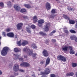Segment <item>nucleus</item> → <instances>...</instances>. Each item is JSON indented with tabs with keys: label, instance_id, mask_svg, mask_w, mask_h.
Returning <instances> with one entry per match:
<instances>
[{
	"label": "nucleus",
	"instance_id": "obj_1",
	"mask_svg": "<svg viewBox=\"0 0 77 77\" xmlns=\"http://www.w3.org/2000/svg\"><path fill=\"white\" fill-rule=\"evenodd\" d=\"M23 51L24 52H27V55L28 56H31L32 55V57L33 59H36L37 57L36 56H37V54L36 53H33V50H30L29 48H26L23 49Z\"/></svg>",
	"mask_w": 77,
	"mask_h": 77
},
{
	"label": "nucleus",
	"instance_id": "obj_2",
	"mask_svg": "<svg viewBox=\"0 0 77 77\" xmlns=\"http://www.w3.org/2000/svg\"><path fill=\"white\" fill-rule=\"evenodd\" d=\"M13 70L15 72H17V71H20V72H24L25 71L24 70L22 69H19V65L18 64H16L14 65L13 68Z\"/></svg>",
	"mask_w": 77,
	"mask_h": 77
},
{
	"label": "nucleus",
	"instance_id": "obj_3",
	"mask_svg": "<svg viewBox=\"0 0 77 77\" xmlns=\"http://www.w3.org/2000/svg\"><path fill=\"white\" fill-rule=\"evenodd\" d=\"M9 51V48L7 47H4L1 52L2 56H6L7 54L8 51Z\"/></svg>",
	"mask_w": 77,
	"mask_h": 77
},
{
	"label": "nucleus",
	"instance_id": "obj_4",
	"mask_svg": "<svg viewBox=\"0 0 77 77\" xmlns=\"http://www.w3.org/2000/svg\"><path fill=\"white\" fill-rule=\"evenodd\" d=\"M50 72V69L47 68H46L45 70V72H41V75H46L48 74Z\"/></svg>",
	"mask_w": 77,
	"mask_h": 77
},
{
	"label": "nucleus",
	"instance_id": "obj_5",
	"mask_svg": "<svg viewBox=\"0 0 77 77\" xmlns=\"http://www.w3.org/2000/svg\"><path fill=\"white\" fill-rule=\"evenodd\" d=\"M57 59L59 60H62L63 62H66V58L64 56L62 55H59L57 57Z\"/></svg>",
	"mask_w": 77,
	"mask_h": 77
},
{
	"label": "nucleus",
	"instance_id": "obj_6",
	"mask_svg": "<svg viewBox=\"0 0 77 77\" xmlns=\"http://www.w3.org/2000/svg\"><path fill=\"white\" fill-rule=\"evenodd\" d=\"M46 25L44 26V30L46 32H48L49 31V28H50V24L49 23H46Z\"/></svg>",
	"mask_w": 77,
	"mask_h": 77
},
{
	"label": "nucleus",
	"instance_id": "obj_7",
	"mask_svg": "<svg viewBox=\"0 0 77 77\" xmlns=\"http://www.w3.org/2000/svg\"><path fill=\"white\" fill-rule=\"evenodd\" d=\"M20 66L23 67H29L30 66V64L27 62H23L20 64Z\"/></svg>",
	"mask_w": 77,
	"mask_h": 77
},
{
	"label": "nucleus",
	"instance_id": "obj_8",
	"mask_svg": "<svg viewBox=\"0 0 77 77\" xmlns=\"http://www.w3.org/2000/svg\"><path fill=\"white\" fill-rule=\"evenodd\" d=\"M45 21L43 19H40L38 21V26L39 27H42V24L44 23Z\"/></svg>",
	"mask_w": 77,
	"mask_h": 77
},
{
	"label": "nucleus",
	"instance_id": "obj_9",
	"mask_svg": "<svg viewBox=\"0 0 77 77\" xmlns=\"http://www.w3.org/2000/svg\"><path fill=\"white\" fill-rule=\"evenodd\" d=\"M42 53L45 57H47L49 55L48 53V51L45 49H44L43 50Z\"/></svg>",
	"mask_w": 77,
	"mask_h": 77
},
{
	"label": "nucleus",
	"instance_id": "obj_10",
	"mask_svg": "<svg viewBox=\"0 0 77 77\" xmlns=\"http://www.w3.org/2000/svg\"><path fill=\"white\" fill-rule=\"evenodd\" d=\"M23 26V23H19L17 25V28L18 30H20L22 29V27Z\"/></svg>",
	"mask_w": 77,
	"mask_h": 77
},
{
	"label": "nucleus",
	"instance_id": "obj_11",
	"mask_svg": "<svg viewBox=\"0 0 77 77\" xmlns=\"http://www.w3.org/2000/svg\"><path fill=\"white\" fill-rule=\"evenodd\" d=\"M69 49H70L69 53L70 54H74L75 53V51H74V50L72 49V47L71 46H68Z\"/></svg>",
	"mask_w": 77,
	"mask_h": 77
},
{
	"label": "nucleus",
	"instance_id": "obj_12",
	"mask_svg": "<svg viewBox=\"0 0 77 77\" xmlns=\"http://www.w3.org/2000/svg\"><path fill=\"white\" fill-rule=\"evenodd\" d=\"M46 8L47 10H50L51 9V5L48 2H47L45 4Z\"/></svg>",
	"mask_w": 77,
	"mask_h": 77
},
{
	"label": "nucleus",
	"instance_id": "obj_13",
	"mask_svg": "<svg viewBox=\"0 0 77 77\" xmlns=\"http://www.w3.org/2000/svg\"><path fill=\"white\" fill-rule=\"evenodd\" d=\"M62 48V51H68V46H66V45H64L63 46Z\"/></svg>",
	"mask_w": 77,
	"mask_h": 77
},
{
	"label": "nucleus",
	"instance_id": "obj_14",
	"mask_svg": "<svg viewBox=\"0 0 77 77\" xmlns=\"http://www.w3.org/2000/svg\"><path fill=\"white\" fill-rule=\"evenodd\" d=\"M7 35L8 36L10 37V38H13V37H14V34L12 32L7 33Z\"/></svg>",
	"mask_w": 77,
	"mask_h": 77
},
{
	"label": "nucleus",
	"instance_id": "obj_15",
	"mask_svg": "<svg viewBox=\"0 0 77 77\" xmlns=\"http://www.w3.org/2000/svg\"><path fill=\"white\" fill-rule=\"evenodd\" d=\"M27 44H29V42L27 40H23L22 42V45H23V46H25V45H26Z\"/></svg>",
	"mask_w": 77,
	"mask_h": 77
},
{
	"label": "nucleus",
	"instance_id": "obj_16",
	"mask_svg": "<svg viewBox=\"0 0 77 77\" xmlns=\"http://www.w3.org/2000/svg\"><path fill=\"white\" fill-rule=\"evenodd\" d=\"M50 59L49 57H48L47 58L46 60L45 66L48 65L50 63Z\"/></svg>",
	"mask_w": 77,
	"mask_h": 77
},
{
	"label": "nucleus",
	"instance_id": "obj_17",
	"mask_svg": "<svg viewBox=\"0 0 77 77\" xmlns=\"http://www.w3.org/2000/svg\"><path fill=\"white\" fill-rule=\"evenodd\" d=\"M33 23H36L38 21V17L36 16H35L33 17Z\"/></svg>",
	"mask_w": 77,
	"mask_h": 77
},
{
	"label": "nucleus",
	"instance_id": "obj_18",
	"mask_svg": "<svg viewBox=\"0 0 77 77\" xmlns=\"http://www.w3.org/2000/svg\"><path fill=\"white\" fill-rule=\"evenodd\" d=\"M14 9L17 11H19L21 9V8L18 6V5H15L14 6Z\"/></svg>",
	"mask_w": 77,
	"mask_h": 77
},
{
	"label": "nucleus",
	"instance_id": "obj_19",
	"mask_svg": "<svg viewBox=\"0 0 77 77\" xmlns=\"http://www.w3.org/2000/svg\"><path fill=\"white\" fill-rule=\"evenodd\" d=\"M14 60H17V59H18L19 57H20V56L18 55L17 54H14Z\"/></svg>",
	"mask_w": 77,
	"mask_h": 77
},
{
	"label": "nucleus",
	"instance_id": "obj_20",
	"mask_svg": "<svg viewBox=\"0 0 77 77\" xmlns=\"http://www.w3.org/2000/svg\"><path fill=\"white\" fill-rule=\"evenodd\" d=\"M70 39L71 40H73L74 41L76 40V37L75 35H71L70 36Z\"/></svg>",
	"mask_w": 77,
	"mask_h": 77
},
{
	"label": "nucleus",
	"instance_id": "obj_21",
	"mask_svg": "<svg viewBox=\"0 0 77 77\" xmlns=\"http://www.w3.org/2000/svg\"><path fill=\"white\" fill-rule=\"evenodd\" d=\"M69 20V24H75V21L74 20H70V19Z\"/></svg>",
	"mask_w": 77,
	"mask_h": 77
},
{
	"label": "nucleus",
	"instance_id": "obj_22",
	"mask_svg": "<svg viewBox=\"0 0 77 77\" xmlns=\"http://www.w3.org/2000/svg\"><path fill=\"white\" fill-rule=\"evenodd\" d=\"M24 6L26 7V8H28V9H29L30 8H31L32 7L29 4H25L24 5Z\"/></svg>",
	"mask_w": 77,
	"mask_h": 77
},
{
	"label": "nucleus",
	"instance_id": "obj_23",
	"mask_svg": "<svg viewBox=\"0 0 77 77\" xmlns=\"http://www.w3.org/2000/svg\"><path fill=\"white\" fill-rule=\"evenodd\" d=\"M26 30L28 33H31V32H32V31L31 30L30 28H29L26 27Z\"/></svg>",
	"mask_w": 77,
	"mask_h": 77
},
{
	"label": "nucleus",
	"instance_id": "obj_24",
	"mask_svg": "<svg viewBox=\"0 0 77 77\" xmlns=\"http://www.w3.org/2000/svg\"><path fill=\"white\" fill-rule=\"evenodd\" d=\"M39 34L41 36H47V35L46 33H44L42 32H39Z\"/></svg>",
	"mask_w": 77,
	"mask_h": 77
},
{
	"label": "nucleus",
	"instance_id": "obj_25",
	"mask_svg": "<svg viewBox=\"0 0 77 77\" xmlns=\"http://www.w3.org/2000/svg\"><path fill=\"white\" fill-rule=\"evenodd\" d=\"M67 9L69 11H74V9L72 8L71 7H68Z\"/></svg>",
	"mask_w": 77,
	"mask_h": 77
},
{
	"label": "nucleus",
	"instance_id": "obj_26",
	"mask_svg": "<svg viewBox=\"0 0 77 77\" xmlns=\"http://www.w3.org/2000/svg\"><path fill=\"white\" fill-rule=\"evenodd\" d=\"M31 46L33 47V48L36 49L38 48L37 46H36V45L34 43H32V44H31Z\"/></svg>",
	"mask_w": 77,
	"mask_h": 77
},
{
	"label": "nucleus",
	"instance_id": "obj_27",
	"mask_svg": "<svg viewBox=\"0 0 77 77\" xmlns=\"http://www.w3.org/2000/svg\"><path fill=\"white\" fill-rule=\"evenodd\" d=\"M72 65L73 68H75V67H76V66H77V63H72Z\"/></svg>",
	"mask_w": 77,
	"mask_h": 77
},
{
	"label": "nucleus",
	"instance_id": "obj_28",
	"mask_svg": "<svg viewBox=\"0 0 77 77\" xmlns=\"http://www.w3.org/2000/svg\"><path fill=\"white\" fill-rule=\"evenodd\" d=\"M63 17L64 18H65L66 20H69L70 18L67 16V15H63Z\"/></svg>",
	"mask_w": 77,
	"mask_h": 77
},
{
	"label": "nucleus",
	"instance_id": "obj_29",
	"mask_svg": "<svg viewBox=\"0 0 77 77\" xmlns=\"http://www.w3.org/2000/svg\"><path fill=\"white\" fill-rule=\"evenodd\" d=\"M69 32H70L72 34H75L76 33V32L74 30V29H70L69 30Z\"/></svg>",
	"mask_w": 77,
	"mask_h": 77
},
{
	"label": "nucleus",
	"instance_id": "obj_30",
	"mask_svg": "<svg viewBox=\"0 0 77 77\" xmlns=\"http://www.w3.org/2000/svg\"><path fill=\"white\" fill-rule=\"evenodd\" d=\"M20 12L22 13H24V12H27V10L24 8H23L21 9L20 10Z\"/></svg>",
	"mask_w": 77,
	"mask_h": 77
},
{
	"label": "nucleus",
	"instance_id": "obj_31",
	"mask_svg": "<svg viewBox=\"0 0 77 77\" xmlns=\"http://www.w3.org/2000/svg\"><path fill=\"white\" fill-rule=\"evenodd\" d=\"M21 40H20L19 41H18L17 42V44L18 46H21V45H22V43H21Z\"/></svg>",
	"mask_w": 77,
	"mask_h": 77
},
{
	"label": "nucleus",
	"instance_id": "obj_32",
	"mask_svg": "<svg viewBox=\"0 0 77 77\" xmlns=\"http://www.w3.org/2000/svg\"><path fill=\"white\" fill-rule=\"evenodd\" d=\"M51 12L52 13V14H56L57 13V12L56 11V10L55 9H53L52 10Z\"/></svg>",
	"mask_w": 77,
	"mask_h": 77
},
{
	"label": "nucleus",
	"instance_id": "obj_33",
	"mask_svg": "<svg viewBox=\"0 0 77 77\" xmlns=\"http://www.w3.org/2000/svg\"><path fill=\"white\" fill-rule=\"evenodd\" d=\"M14 51L15 52H16V53H18V52H19V51H20V50H19L18 48H14Z\"/></svg>",
	"mask_w": 77,
	"mask_h": 77
},
{
	"label": "nucleus",
	"instance_id": "obj_34",
	"mask_svg": "<svg viewBox=\"0 0 77 77\" xmlns=\"http://www.w3.org/2000/svg\"><path fill=\"white\" fill-rule=\"evenodd\" d=\"M50 42V40H46L45 41V44H46L47 45H48Z\"/></svg>",
	"mask_w": 77,
	"mask_h": 77
},
{
	"label": "nucleus",
	"instance_id": "obj_35",
	"mask_svg": "<svg viewBox=\"0 0 77 77\" xmlns=\"http://www.w3.org/2000/svg\"><path fill=\"white\" fill-rule=\"evenodd\" d=\"M31 27L32 29H35L36 28V26L34 25H32L31 26Z\"/></svg>",
	"mask_w": 77,
	"mask_h": 77
},
{
	"label": "nucleus",
	"instance_id": "obj_36",
	"mask_svg": "<svg viewBox=\"0 0 77 77\" xmlns=\"http://www.w3.org/2000/svg\"><path fill=\"white\" fill-rule=\"evenodd\" d=\"M0 6L2 8H3L4 7V4L3 3L1 2L0 3Z\"/></svg>",
	"mask_w": 77,
	"mask_h": 77
},
{
	"label": "nucleus",
	"instance_id": "obj_37",
	"mask_svg": "<svg viewBox=\"0 0 77 77\" xmlns=\"http://www.w3.org/2000/svg\"><path fill=\"white\" fill-rule=\"evenodd\" d=\"M64 32L65 33H66V34H69V32H68V29L64 30Z\"/></svg>",
	"mask_w": 77,
	"mask_h": 77
},
{
	"label": "nucleus",
	"instance_id": "obj_38",
	"mask_svg": "<svg viewBox=\"0 0 77 77\" xmlns=\"http://www.w3.org/2000/svg\"><path fill=\"white\" fill-rule=\"evenodd\" d=\"M51 77H56V75L54 74H52L50 75Z\"/></svg>",
	"mask_w": 77,
	"mask_h": 77
},
{
	"label": "nucleus",
	"instance_id": "obj_39",
	"mask_svg": "<svg viewBox=\"0 0 77 77\" xmlns=\"http://www.w3.org/2000/svg\"><path fill=\"white\" fill-rule=\"evenodd\" d=\"M70 76H73L74 73L73 72H69Z\"/></svg>",
	"mask_w": 77,
	"mask_h": 77
},
{
	"label": "nucleus",
	"instance_id": "obj_40",
	"mask_svg": "<svg viewBox=\"0 0 77 77\" xmlns=\"http://www.w3.org/2000/svg\"><path fill=\"white\" fill-rule=\"evenodd\" d=\"M52 42H54H54H56V39H52L51 40Z\"/></svg>",
	"mask_w": 77,
	"mask_h": 77
},
{
	"label": "nucleus",
	"instance_id": "obj_41",
	"mask_svg": "<svg viewBox=\"0 0 77 77\" xmlns=\"http://www.w3.org/2000/svg\"><path fill=\"white\" fill-rule=\"evenodd\" d=\"M23 60H24V58L22 57H21L19 59V60H20V61H23Z\"/></svg>",
	"mask_w": 77,
	"mask_h": 77
},
{
	"label": "nucleus",
	"instance_id": "obj_42",
	"mask_svg": "<svg viewBox=\"0 0 77 77\" xmlns=\"http://www.w3.org/2000/svg\"><path fill=\"white\" fill-rule=\"evenodd\" d=\"M6 32H9L11 31V29L9 28H8L6 29Z\"/></svg>",
	"mask_w": 77,
	"mask_h": 77
},
{
	"label": "nucleus",
	"instance_id": "obj_43",
	"mask_svg": "<svg viewBox=\"0 0 77 77\" xmlns=\"http://www.w3.org/2000/svg\"><path fill=\"white\" fill-rule=\"evenodd\" d=\"M44 62H45V61H42L40 62V64L41 65H42L44 63Z\"/></svg>",
	"mask_w": 77,
	"mask_h": 77
},
{
	"label": "nucleus",
	"instance_id": "obj_44",
	"mask_svg": "<svg viewBox=\"0 0 77 77\" xmlns=\"http://www.w3.org/2000/svg\"><path fill=\"white\" fill-rule=\"evenodd\" d=\"M66 76L67 77H68L69 76H70V72L66 74Z\"/></svg>",
	"mask_w": 77,
	"mask_h": 77
},
{
	"label": "nucleus",
	"instance_id": "obj_45",
	"mask_svg": "<svg viewBox=\"0 0 77 77\" xmlns=\"http://www.w3.org/2000/svg\"><path fill=\"white\" fill-rule=\"evenodd\" d=\"M2 34H3V35H4V36H5V37L6 36V32H2Z\"/></svg>",
	"mask_w": 77,
	"mask_h": 77
},
{
	"label": "nucleus",
	"instance_id": "obj_46",
	"mask_svg": "<svg viewBox=\"0 0 77 77\" xmlns=\"http://www.w3.org/2000/svg\"><path fill=\"white\" fill-rule=\"evenodd\" d=\"M53 35V32H51L50 33V34L49 35L50 36H52V35Z\"/></svg>",
	"mask_w": 77,
	"mask_h": 77
},
{
	"label": "nucleus",
	"instance_id": "obj_47",
	"mask_svg": "<svg viewBox=\"0 0 77 77\" xmlns=\"http://www.w3.org/2000/svg\"><path fill=\"white\" fill-rule=\"evenodd\" d=\"M56 32V31L55 30H53L52 32V33H55V32Z\"/></svg>",
	"mask_w": 77,
	"mask_h": 77
},
{
	"label": "nucleus",
	"instance_id": "obj_48",
	"mask_svg": "<svg viewBox=\"0 0 77 77\" xmlns=\"http://www.w3.org/2000/svg\"><path fill=\"white\" fill-rule=\"evenodd\" d=\"M24 58L25 59H27V56L26 55H24Z\"/></svg>",
	"mask_w": 77,
	"mask_h": 77
},
{
	"label": "nucleus",
	"instance_id": "obj_49",
	"mask_svg": "<svg viewBox=\"0 0 77 77\" xmlns=\"http://www.w3.org/2000/svg\"><path fill=\"white\" fill-rule=\"evenodd\" d=\"M75 28H77V21L76 22V24L75 25Z\"/></svg>",
	"mask_w": 77,
	"mask_h": 77
},
{
	"label": "nucleus",
	"instance_id": "obj_50",
	"mask_svg": "<svg viewBox=\"0 0 77 77\" xmlns=\"http://www.w3.org/2000/svg\"><path fill=\"white\" fill-rule=\"evenodd\" d=\"M32 76V77H36V76L35 75V74H33L31 75Z\"/></svg>",
	"mask_w": 77,
	"mask_h": 77
},
{
	"label": "nucleus",
	"instance_id": "obj_51",
	"mask_svg": "<svg viewBox=\"0 0 77 77\" xmlns=\"http://www.w3.org/2000/svg\"><path fill=\"white\" fill-rule=\"evenodd\" d=\"M14 75H18V74H16L15 73H14Z\"/></svg>",
	"mask_w": 77,
	"mask_h": 77
},
{
	"label": "nucleus",
	"instance_id": "obj_52",
	"mask_svg": "<svg viewBox=\"0 0 77 77\" xmlns=\"http://www.w3.org/2000/svg\"><path fill=\"white\" fill-rule=\"evenodd\" d=\"M23 18H27V16H23Z\"/></svg>",
	"mask_w": 77,
	"mask_h": 77
},
{
	"label": "nucleus",
	"instance_id": "obj_53",
	"mask_svg": "<svg viewBox=\"0 0 77 77\" xmlns=\"http://www.w3.org/2000/svg\"><path fill=\"white\" fill-rule=\"evenodd\" d=\"M17 38V35H15V38Z\"/></svg>",
	"mask_w": 77,
	"mask_h": 77
},
{
	"label": "nucleus",
	"instance_id": "obj_54",
	"mask_svg": "<svg viewBox=\"0 0 77 77\" xmlns=\"http://www.w3.org/2000/svg\"><path fill=\"white\" fill-rule=\"evenodd\" d=\"M2 74V71H1L0 70V75L1 74Z\"/></svg>",
	"mask_w": 77,
	"mask_h": 77
},
{
	"label": "nucleus",
	"instance_id": "obj_55",
	"mask_svg": "<svg viewBox=\"0 0 77 77\" xmlns=\"http://www.w3.org/2000/svg\"><path fill=\"white\" fill-rule=\"evenodd\" d=\"M44 75H42V77H47L46 76H45Z\"/></svg>",
	"mask_w": 77,
	"mask_h": 77
},
{
	"label": "nucleus",
	"instance_id": "obj_56",
	"mask_svg": "<svg viewBox=\"0 0 77 77\" xmlns=\"http://www.w3.org/2000/svg\"><path fill=\"white\" fill-rule=\"evenodd\" d=\"M25 77H30V76L29 75H27Z\"/></svg>",
	"mask_w": 77,
	"mask_h": 77
},
{
	"label": "nucleus",
	"instance_id": "obj_57",
	"mask_svg": "<svg viewBox=\"0 0 77 77\" xmlns=\"http://www.w3.org/2000/svg\"><path fill=\"white\" fill-rule=\"evenodd\" d=\"M10 77H15L14 75H11Z\"/></svg>",
	"mask_w": 77,
	"mask_h": 77
},
{
	"label": "nucleus",
	"instance_id": "obj_58",
	"mask_svg": "<svg viewBox=\"0 0 77 77\" xmlns=\"http://www.w3.org/2000/svg\"><path fill=\"white\" fill-rule=\"evenodd\" d=\"M75 42H77V37L76 38Z\"/></svg>",
	"mask_w": 77,
	"mask_h": 77
},
{
	"label": "nucleus",
	"instance_id": "obj_59",
	"mask_svg": "<svg viewBox=\"0 0 77 77\" xmlns=\"http://www.w3.org/2000/svg\"><path fill=\"white\" fill-rule=\"evenodd\" d=\"M75 55L77 56V53H76Z\"/></svg>",
	"mask_w": 77,
	"mask_h": 77
},
{
	"label": "nucleus",
	"instance_id": "obj_60",
	"mask_svg": "<svg viewBox=\"0 0 77 77\" xmlns=\"http://www.w3.org/2000/svg\"><path fill=\"white\" fill-rule=\"evenodd\" d=\"M2 39V37L1 36H0V39Z\"/></svg>",
	"mask_w": 77,
	"mask_h": 77
},
{
	"label": "nucleus",
	"instance_id": "obj_61",
	"mask_svg": "<svg viewBox=\"0 0 77 77\" xmlns=\"http://www.w3.org/2000/svg\"><path fill=\"white\" fill-rule=\"evenodd\" d=\"M1 42H0V45H1Z\"/></svg>",
	"mask_w": 77,
	"mask_h": 77
},
{
	"label": "nucleus",
	"instance_id": "obj_62",
	"mask_svg": "<svg viewBox=\"0 0 77 77\" xmlns=\"http://www.w3.org/2000/svg\"><path fill=\"white\" fill-rule=\"evenodd\" d=\"M56 1H59V0H55Z\"/></svg>",
	"mask_w": 77,
	"mask_h": 77
},
{
	"label": "nucleus",
	"instance_id": "obj_63",
	"mask_svg": "<svg viewBox=\"0 0 77 77\" xmlns=\"http://www.w3.org/2000/svg\"><path fill=\"white\" fill-rule=\"evenodd\" d=\"M12 2H14V0H12Z\"/></svg>",
	"mask_w": 77,
	"mask_h": 77
}]
</instances>
